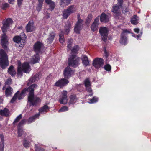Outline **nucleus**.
<instances>
[{
	"mask_svg": "<svg viewBox=\"0 0 151 151\" xmlns=\"http://www.w3.org/2000/svg\"><path fill=\"white\" fill-rule=\"evenodd\" d=\"M37 86L35 84H33L28 88L24 89L21 93L17 94V98L20 100L22 99L24 97V94L26 93V91L29 92L28 95V102L30 104V106H36L40 102V99L39 97H35L34 90L36 89Z\"/></svg>",
	"mask_w": 151,
	"mask_h": 151,
	"instance_id": "nucleus-1",
	"label": "nucleus"
},
{
	"mask_svg": "<svg viewBox=\"0 0 151 151\" xmlns=\"http://www.w3.org/2000/svg\"><path fill=\"white\" fill-rule=\"evenodd\" d=\"M13 22L12 20L10 18H8L6 20L2 22L3 26L1 27L3 34L2 35L1 40V44L2 47L5 50H7L8 44L7 37L4 33L6 32L7 29L9 28V25Z\"/></svg>",
	"mask_w": 151,
	"mask_h": 151,
	"instance_id": "nucleus-2",
	"label": "nucleus"
},
{
	"mask_svg": "<svg viewBox=\"0 0 151 151\" xmlns=\"http://www.w3.org/2000/svg\"><path fill=\"white\" fill-rule=\"evenodd\" d=\"M9 65L7 56L4 51L0 50V66H8Z\"/></svg>",
	"mask_w": 151,
	"mask_h": 151,
	"instance_id": "nucleus-3",
	"label": "nucleus"
},
{
	"mask_svg": "<svg viewBox=\"0 0 151 151\" xmlns=\"http://www.w3.org/2000/svg\"><path fill=\"white\" fill-rule=\"evenodd\" d=\"M76 11V7L75 6L73 5L69 6L63 11V18L65 19H67L71 14L74 13Z\"/></svg>",
	"mask_w": 151,
	"mask_h": 151,
	"instance_id": "nucleus-4",
	"label": "nucleus"
},
{
	"mask_svg": "<svg viewBox=\"0 0 151 151\" xmlns=\"http://www.w3.org/2000/svg\"><path fill=\"white\" fill-rule=\"evenodd\" d=\"M80 58L76 55H72L68 60V64L69 66L79 65L80 63Z\"/></svg>",
	"mask_w": 151,
	"mask_h": 151,
	"instance_id": "nucleus-5",
	"label": "nucleus"
},
{
	"mask_svg": "<svg viewBox=\"0 0 151 151\" xmlns=\"http://www.w3.org/2000/svg\"><path fill=\"white\" fill-rule=\"evenodd\" d=\"M99 32L101 35L102 40L106 42L108 35V29L105 27H101L100 28Z\"/></svg>",
	"mask_w": 151,
	"mask_h": 151,
	"instance_id": "nucleus-6",
	"label": "nucleus"
},
{
	"mask_svg": "<svg viewBox=\"0 0 151 151\" xmlns=\"http://www.w3.org/2000/svg\"><path fill=\"white\" fill-rule=\"evenodd\" d=\"M120 7L118 4L114 5L112 6L111 11L116 19H118L119 17L121 16Z\"/></svg>",
	"mask_w": 151,
	"mask_h": 151,
	"instance_id": "nucleus-7",
	"label": "nucleus"
},
{
	"mask_svg": "<svg viewBox=\"0 0 151 151\" xmlns=\"http://www.w3.org/2000/svg\"><path fill=\"white\" fill-rule=\"evenodd\" d=\"M67 94V92L66 91H63L61 92L59 100L60 104H65L67 103L68 99Z\"/></svg>",
	"mask_w": 151,
	"mask_h": 151,
	"instance_id": "nucleus-8",
	"label": "nucleus"
},
{
	"mask_svg": "<svg viewBox=\"0 0 151 151\" xmlns=\"http://www.w3.org/2000/svg\"><path fill=\"white\" fill-rule=\"evenodd\" d=\"M74 72V71L72 70L70 67H67L64 70L63 74L65 78L69 79L73 74Z\"/></svg>",
	"mask_w": 151,
	"mask_h": 151,
	"instance_id": "nucleus-9",
	"label": "nucleus"
},
{
	"mask_svg": "<svg viewBox=\"0 0 151 151\" xmlns=\"http://www.w3.org/2000/svg\"><path fill=\"white\" fill-rule=\"evenodd\" d=\"M84 84L87 91L90 93L88 95H86V97L92 96L93 95V93H92V90L91 88V83L89 80L88 79H86L84 81Z\"/></svg>",
	"mask_w": 151,
	"mask_h": 151,
	"instance_id": "nucleus-10",
	"label": "nucleus"
},
{
	"mask_svg": "<svg viewBox=\"0 0 151 151\" xmlns=\"http://www.w3.org/2000/svg\"><path fill=\"white\" fill-rule=\"evenodd\" d=\"M69 82L68 80L65 78L61 79L57 81L55 84L56 86L60 87V88L67 84Z\"/></svg>",
	"mask_w": 151,
	"mask_h": 151,
	"instance_id": "nucleus-11",
	"label": "nucleus"
},
{
	"mask_svg": "<svg viewBox=\"0 0 151 151\" xmlns=\"http://www.w3.org/2000/svg\"><path fill=\"white\" fill-rule=\"evenodd\" d=\"M41 76V74L40 73H36L29 79L27 84V85H29L30 84L35 82L36 81H38L40 79Z\"/></svg>",
	"mask_w": 151,
	"mask_h": 151,
	"instance_id": "nucleus-12",
	"label": "nucleus"
},
{
	"mask_svg": "<svg viewBox=\"0 0 151 151\" xmlns=\"http://www.w3.org/2000/svg\"><path fill=\"white\" fill-rule=\"evenodd\" d=\"M83 20H78L74 27V31L77 34H79L83 26Z\"/></svg>",
	"mask_w": 151,
	"mask_h": 151,
	"instance_id": "nucleus-13",
	"label": "nucleus"
},
{
	"mask_svg": "<svg viewBox=\"0 0 151 151\" xmlns=\"http://www.w3.org/2000/svg\"><path fill=\"white\" fill-rule=\"evenodd\" d=\"M104 62V60L102 58H96L93 60L92 64L93 66H101L103 65Z\"/></svg>",
	"mask_w": 151,
	"mask_h": 151,
	"instance_id": "nucleus-14",
	"label": "nucleus"
},
{
	"mask_svg": "<svg viewBox=\"0 0 151 151\" xmlns=\"http://www.w3.org/2000/svg\"><path fill=\"white\" fill-rule=\"evenodd\" d=\"M99 16H98L95 19L91 26V30L94 32L97 30L99 27Z\"/></svg>",
	"mask_w": 151,
	"mask_h": 151,
	"instance_id": "nucleus-15",
	"label": "nucleus"
},
{
	"mask_svg": "<svg viewBox=\"0 0 151 151\" xmlns=\"http://www.w3.org/2000/svg\"><path fill=\"white\" fill-rule=\"evenodd\" d=\"M43 44L40 42L37 41L34 44V50L36 53L40 52L41 48L43 47Z\"/></svg>",
	"mask_w": 151,
	"mask_h": 151,
	"instance_id": "nucleus-16",
	"label": "nucleus"
},
{
	"mask_svg": "<svg viewBox=\"0 0 151 151\" xmlns=\"http://www.w3.org/2000/svg\"><path fill=\"white\" fill-rule=\"evenodd\" d=\"M81 60L83 65L85 66H88L89 65V61L88 58L85 55H82Z\"/></svg>",
	"mask_w": 151,
	"mask_h": 151,
	"instance_id": "nucleus-17",
	"label": "nucleus"
},
{
	"mask_svg": "<svg viewBox=\"0 0 151 151\" xmlns=\"http://www.w3.org/2000/svg\"><path fill=\"white\" fill-rule=\"evenodd\" d=\"M26 30L27 32L33 31L35 29V27L33 26L32 22H29L26 26Z\"/></svg>",
	"mask_w": 151,
	"mask_h": 151,
	"instance_id": "nucleus-18",
	"label": "nucleus"
},
{
	"mask_svg": "<svg viewBox=\"0 0 151 151\" xmlns=\"http://www.w3.org/2000/svg\"><path fill=\"white\" fill-rule=\"evenodd\" d=\"M0 114L2 116L6 117H8L10 115L9 111L6 108H4L3 110L0 109Z\"/></svg>",
	"mask_w": 151,
	"mask_h": 151,
	"instance_id": "nucleus-19",
	"label": "nucleus"
},
{
	"mask_svg": "<svg viewBox=\"0 0 151 151\" xmlns=\"http://www.w3.org/2000/svg\"><path fill=\"white\" fill-rule=\"evenodd\" d=\"M13 40L14 42L17 43L16 45L17 46L21 47V45L22 44L21 37L19 36H15L14 37Z\"/></svg>",
	"mask_w": 151,
	"mask_h": 151,
	"instance_id": "nucleus-20",
	"label": "nucleus"
},
{
	"mask_svg": "<svg viewBox=\"0 0 151 151\" xmlns=\"http://www.w3.org/2000/svg\"><path fill=\"white\" fill-rule=\"evenodd\" d=\"M109 16L104 13H102L101 15L100 20L101 22H107L109 21Z\"/></svg>",
	"mask_w": 151,
	"mask_h": 151,
	"instance_id": "nucleus-21",
	"label": "nucleus"
},
{
	"mask_svg": "<svg viewBox=\"0 0 151 151\" xmlns=\"http://www.w3.org/2000/svg\"><path fill=\"white\" fill-rule=\"evenodd\" d=\"M13 92V89L10 86H8L6 89L5 95L6 97L12 96Z\"/></svg>",
	"mask_w": 151,
	"mask_h": 151,
	"instance_id": "nucleus-22",
	"label": "nucleus"
},
{
	"mask_svg": "<svg viewBox=\"0 0 151 151\" xmlns=\"http://www.w3.org/2000/svg\"><path fill=\"white\" fill-rule=\"evenodd\" d=\"M55 36V34L54 32H52L50 33L47 39V42L49 44L51 43L54 40Z\"/></svg>",
	"mask_w": 151,
	"mask_h": 151,
	"instance_id": "nucleus-23",
	"label": "nucleus"
},
{
	"mask_svg": "<svg viewBox=\"0 0 151 151\" xmlns=\"http://www.w3.org/2000/svg\"><path fill=\"white\" fill-rule=\"evenodd\" d=\"M38 53H36V54L34 55L33 57L31 60V62L35 64L38 62L40 59Z\"/></svg>",
	"mask_w": 151,
	"mask_h": 151,
	"instance_id": "nucleus-24",
	"label": "nucleus"
},
{
	"mask_svg": "<svg viewBox=\"0 0 151 151\" xmlns=\"http://www.w3.org/2000/svg\"><path fill=\"white\" fill-rule=\"evenodd\" d=\"M40 116L39 113H38L30 117L28 120V124H29L34 122L37 118H39Z\"/></svg>",
	"mask_w": 151,
	"mask_h": 151,
	"instance_id": "nucleus-25",
	"label": "nucleus"
},
{
	"mask_svg": "<svg viewBox=\"0 0 151 151\" xmlns=\"http://www.w3.org/2000/svg\"><path fill=\"white\" fill-rule=\"evenodd\" d=\"M18 134L19 137L25 138L26 137V133L22 128H18Z\"/></svg>",
	"mask_w": 151,
	"mask_h": 151,
	"instance_id": "nucleus-26",
	"label": "nucleus"
},
{
	"mask_svg": "<svg viewBox=\"0 0 151 151\" xmlns=\"http://www.w3.org/2000/svg\"><path fill=\"white\" fill-rule=\"evenodd\" d=\"M49 108L46 105H44L39 109V114H42L47 112L49 110Z\"/></svg>",
	"mask_w": 151,
	"mask_h": 151,
	"instance_id": "nucleus-27",
	"label": "nucleus"
},
{
	"mask_svg": "<svg viewBox=\"0 0 151 151\" xmlns=\"http://www.w3.org/2000/svg\"><path fill=\"white\" fill-rule=\"evenodd\" d=\"M19 36L20 37H21V40L22 42V44L21 45V47H22L24 46V43L25 42V40L26 39V36L24 33L23 32L21 33Z\"/></svg>",
	"mask_w": 151,
	"mask_h": 151,
	"instance_id": "nucleus-28",
	"label": "nucleus"
},
{
	"mask_svg": "<svg viewBox=\"0 0 151 151\" xmlns=\"http://www.w3.org/2000/svg\"><path fill=\"white\" fill-rule=\"evenodd\" d=\"M8 72L13 77L14 76L16 73V71L13 67H10L8 69Z\"/></svg>",
	"mask_w": 151,
	"mask_h": 151,
	"instance_id": "nucleus-29",
	"label": "nucleus"
},
{
	"mask_svg": "<svg viewBox=\"0 0 151 151\" xmlns=\"http://www.w3.org/2000/svg\"><path fill=\"white\" fill-rule=\"evenodd\" d=\"M127 41V37L126 35H124V33H122L121 35V38L120 40V43L122 44H125Z\"/></svg>",
	"mask_w": 151,
	"mask_h": 151,
	"instance_id": "nucleus-30",
	"label": "nucleus"
},
{
	"mask_svg": "<svg viewBox=\"0 0 151 151\" xmlns=\"http://www.w3.org/2000/svg\"><path fill=\"white\" fill-rule=\"evenodd\" d=\"M70 98L69 104H74L77 101V98L75 95H71L70 96Z\"/></svg>",
	"mask_w": 151,
	"mask_h": 151,
	"instance_id": "nucleus-31",
	"label": "nucleus"
},
{
	"mask_svg": "<svg viewBox=\"0 0 151 151\" xmlns=\"http://www.w3.org/2000/svg\"><path fill=\"white\" fill-rule=\"evenodd\" d=\"M138 17L136 15H134L131 19V23L133 24H137L138 23Z\"/></svg>",
	"mask_w": 151,
	"mask_h": 151,
	"instance_id": "nucleus-32",
	"label": "nucleus"
},
{
	"mask_svg": "<svg viewBox=\"0 0 151 151\" xmlns=\"http://www.w3.org/2000/svg\"><path fill=\"white\" fill-rule=\"evenodd\" d=\"M71 26L70 23L69 22H67L65 26V32L67 35L68 34V32H69Z\"/></svg>",
	"mask_w": 151,
	"mask_h": 151,
	"instance_id": "nucleus-33",
	"label": "nucleus"
},
{
	"mask_svg": "<svg viewBox=\"0 0 151 151\" xmlns=\"http://www.w3.org/2000/svg\"><path fill=\"white\" fill-rule=\"evenodd\" d=\"M22 67H18L17 68V76L21 78L22 75Z\"/></svg>",
	"mask_w": 151,
	"mask_h": 151,
	"instance_id": "nucleus-34",
	"label": "nucleus"
},
{
	"mask_svg": "<svg viewBox=\"0 0 151 151\" xmlns=\"http://www.w3.org/2000/svg\"><path fill=\"white\" fill-rule=\"evenodd\" d=\"M30 67H22L23 71L25 73H29L31 70Z\"/></svg>",
	"mask_w": 151,
	"mask_h": 151,
	"instance_id": "nucleus-35",
	"label": "nucleus"
},
{
	"mask_svg": "<svg viewBox=\"0 0 151 151\" xmlns=\"http://www.w3.org/2000/svg\"><path fill=\"white\" fill-rule=\"evenodd\" d=\"M79 47L78 46L75 45L71 50V52L73 53H76L79 50Z\"/></svg>",
	"mask_w": 151,
	"mask_h": 151,
	"instance_id": "nucleus-36",
	"label": "nucleus"
},
{
	"mask_svg": "<svg viewBox=\"0 0 151 151\" xmlns=\"http://www.w3.org/2000/svg\"><path fill=\"white\" fill-rule=\"evenodd\" d=\"M22 114H20L15 119L13 123V125H15L16 123L18 122L22 118Z\"/></svg>",
	"mask_w": 151,
	"mask_h": 151,
	"instance_id": "nucleus-37",
	"label": "nucleus"
},
{
	"mask_svg": "<svg viewBox=\"0 0 151 151\" xmlns=\"http://www.w3.org/2000/svg\"><path fill=\"white\" fill-rule=\"evenodd\" d=\"M19 93V91H18L14 95L13 98H12L11 100L10 101V102L12 103H14L15 101L17 99V94Z\"/></svg>",
	"mask_w": 151,
	"mask_h": 151,
	"instance_id": "nucleus-38",
	"label": "nucleus"
},
{
	"mask_svg": "<svg viewBox=\"0 0 151 151\" xmlns=\"http://www.w3.org/2000/svg\"><path fill=\"white\" fill-rule=\"evenodd\" d=\"M73 40L72 39L69 40L67 45V50L68 51H69L71 49V48L72 46Z\"/></svg>",
	"mask_w": 151,
	"mask_h": 151,
	"instance_id": "nucleus-39",
	"label": "nucleus"
},
{
	"mask_svg": "<svg viewBox=\"0 0 151 151\" xmlns=\"http://www.w3.org/2000/svg\"><path fill=\"white\" fill-rule=\"evenodd\" d=\"M104 56L106 58V61L105 63L106 65L105 66H111L108 63L107 61V58L109 56V53L108 52L106 51V50L105 49L104 50Z\"/></svg>",
	"mask_w": 151,
	"mask_h": 151,
	"instance_id": "nucleus-40",
	"label": "nucleus"
},
{
	"mask_svg": "<svg viewBox=\"0 0 151 151\" xmlns=\"http://www.w3.org/2000/svg\"><path fill=\"white\" fill-rule=\"evenodd\" d=\"M92 15L91 14H89L88 15L86 19V21L85 22L86 24H89L92 20Z\"/></svg>",
	"mask_w": 151,
	"mask_h": 151,
	"instance_id": "nucleus-41",
	"label": "nucleus"
},
{
	"mask_svg": "<svg viewBox=\"0 0 151 151\" xmlns=\"http://www.w3.org/2000/svg\"><path fill=\"white\" fill-rule=\"evenodd\" d=\"M0 146H3L4 147V137L2 134H0Z\"/></svg>",
	"mask_w": 151,
	"mask_h": 151,
	"instance_id": "nucleus-42",
	"label": "nucleus"
},
{
	"mask_svg": "<svg viewBox=\"0 0 151 151\" xmlns=\"http://www.w3.org/2000/svg\"><path fill=\"white\" fill-rule=\"evenodd\" d=\"M59 35L60 42L61 43H63L65 41L63 34L62 32L61 33L59 34Z\"/></svg>",
	"mask_w": 151,
	"mask_h": 151,
	"instance_id": "nucleus-43",
	"label": "nucleus"
},
{
	"mask_svg": "<svg viewBox=\"0 0 151 151\" xmlns=\"http://www.w3.org/2000/svg\"><path fill=\"white\" fill-rule=\"evenodd\" d=\"M90 101L89 102V103L90 104L94 103L98 101V98L95 96L93 97L92 99L89 100Z\"/></svg>",
	"mask_w": 151,
	"mask_h": 151,
	"instance_id": "nucleus-44",
	"label": "nucleus"
},
{
	"mask_svg": "<svg viewBox=\"0 0 151 151\" xmlns=\"http://www.w3.org/2000/svg\"><path fill=\"white\" fill-rule=\"evenodd\" d=\"M48 4L49 5V9L51 11L53 10L55 6V3L52 1Z\"/></svg>",
	"mask_w": 151,
	"mask_h": 151,
	"instance_id": "nucleus-45",
	"label": "nucleus"
},
{
	"mask_svg": "<svg viewBox=\"0 0 151 151\" xmlns=\"http://www.w3.org/2000/svg\"><path fill=\"white\" fill-rule=\"evenodd\" d=\"M26 120L25 119L21 120L19 123L18 125V128H20V127L23 126L26 122Z\"/></svg>",
	"mask_w": 151,
	"mask_h": 151,
	"instance_id": "nucleus-46",
	"label": "nucleus"
},
{
	"mask_svg": "<svg viewBox=\"0 0 151 151\" xmlns=\"http://www.w3.org/2000/svg\"><path fill=\"white\" fill-rule=\"evenodd\" d=\"M35 147L36 151H44V150L39 146L38 144H35Z\"/></svg>",
	"mask_w": 151,
	"mask_h": 151,
	"instance_id": "nucleus-47",
	"label": "nucleus"
},
{
	"mask_svg": "<svg viewBox=\"0 0 151 151\" xmlns=\"http://www.w3.org/2000/svg\"><path fill=\"white\" fill-rule=\"evenodd\" d=\"M68 110V108L67 106H64L62 107L58 111V112H61L66 111H67Z\"/></svg>",
	"mask_w": 151,
	"mask_h": 151,
	"instance_id": "nucleus-48",
	"label": "nucleus"
},
{
	"mask_svg": "<svg viewBox=\"0 0 151 151\" xmlns=\"http://www.w3.org/2000/svg\"><path fill=\"white\" fill-rule=\"evenodd\" d=\"M30 145V143L28 142L26 140H25L23 143L24 146L26 148L29 147Z\"/></svg>",
	"mask_w": 151,
	"mask_h": 151,
	"instance_id": "nucleus-49",
	"label": "nucleus"
},
{
	"mask_svg": "<svg viewBox=\"0 0 151 151\" xmlns=\"http://www.w3.org/2000/svg\"><path fill=\"white\" fill-rule=\"evenodd\" d=\"M12 80L11 78L7 79L6 81L5 82L6 85H10L12 84Z\"/></svg>",
	"mask_w": 151,
	"mask_h": 151,
	"instance_id": "nucleus-50",
	"label": "nucleus"
},
{
	"mask_svg": "<svg viewBox=\"0 0 151 151\" xmlns=\"http://www.w3.org/2000/svg\"><path fill=\"white\" fill-rule=\"evenodd\" d=\"M9 6V4L7 3H5L3 4L2 5V8L4 10H5Z\"/></svg>",
	"mask_w": 151,
	"mask_h": 151,
	"instance_id": "nucleus-51",
	"label": "nucleus"
},
{
	"mask_svg": "<svg viewBox=\"0 0 151 151\" xmlns=\"http://www.w3.org/2000/svg\"><path fill=\"white\" fill-rule=\"evenodd\" d=\"M118 5L121 7L122 5V3L123 1V0H118Z\"/></svg>",
	"mask_w": 151,
	"mask_h": 151,
	"instance_id": "nucleus-52",
	"label": "nucleus"
},
{
	"mask_svg": "<svg viewBox=\"0 0 151 151\" xmlns=\"http://www.w3.org/2000/svg\"><path fill=\"white\" fill-rule=\"evenodd\" d=\"M17 4L19 7H20L21 5L23 0H17Z\"/></svg>",
	"mask_w": 151,
	"mask_h": 151,
	"instance_id": "nucleus-53",
	"label": "nucleus"
},
{
	"mask_svg": "<svg viewBox=\"0 0 151 151\" xmlns=\"http://www.w3.org/2000/svg\"><path fill=\"white\" fill-rule=\"evenodd\" d=\"M42 4H38V5L37 7V10L40 11L41 9Z\"/></svg>",
	"mask_w": 151,
	"mask_h": 151,
	"instance_id": "nucleus-54",
	"label": "nucleus"
},
{
	"mask_svg": "<svg viewBox=\"0 0 151 151\" xmlns=\"http://www.w3.org/2000/svg\"><path fill=\"white\" fill-rule=\"evenodd\" d=\"M105 70L107 71H110L111 70V67H102Z\"/></svg>",
	"mask_w": 151,
	"mask_h": 151,
	"instance_id": "nucleus-55",
	"label": "nucleus"
},
{
	"mask_svg": "<svg viewBox=\"0 0 151 151\" xmlns=\"http://www.w3.org/2000/svg\"><path fill=\"white\" fill-rule=\"evenodd\" d=\"M130 32L128 31L127 29H124L123 30V32L122 33H124V35H126L127 36V35L125 34V33H129Z\"/></svg>",
	"mask_w": 151,
	"mask_h": 151,
	"instance_id": "nucleus-56",
	"label": "nucleus"
},
{
	"mask_svg": "<svg viewBox=\"0 0 151 151\" xmlns=\"http://www.w3.org/2000/svg\"><path fill=\"white\" fill-rule=\"evenodd\" d=\"M29 63L27 62H24L23 63L22 66H29Z\"/></svg>",
	"mask_w": 151,
	"mask_h": 151,
	"instance_id": "nucleus-57",
	"label": "nucleus"
},
{
	"mask_svg": "<svg viewBox=\"0 0 151 151\" xmlns=\"http://www.w3.org/2000/svg\"><path fill=\"white\" fill-rule=\"evenodd\" d=\"M45 2L48 4L52 2L51 0H45Z\"/></svg>",
	"mask_w": 151,
	"mask_h": 151,
	"instance_id": "nucleus-58",
	"label": "nucleus"
},
{
	"mask_svg": "<svg viewBox=\"0 0 151 151\" xmlns=\"http://www.w3.org/2000/svg\"><path fill=\"white\" fill-rule=\"evenodd\" d=\"M139 30H140V29L139 28H135L134 29V32H135L137 33H138L139 32Z\"/></svg>",
	"mask_w": 151,
	"mask_h": 151,
	"instance_id": "nucleus-59",
	"label": "nucleus"
},
{
	"mask_svg": "<svg viewBox=\"0 0 151 151\" xmlns=\"http://www.w3.org/2000/svg\"><path fill=\"white\" fill-rule=\"evenodd\" d=\"M61 3V5L63 4L64 3L66 5V0H60Z\"/></svg>",
	"mask_w": 151,
	"mask_h": 151,
	"instance_id": "nucleus-60",
	"label": "nucleus"
},
{
	"mask_svg": "<svg viewBox=\"0 0 151 151\" xmlns=\"http://www.w3.org/2000/svg\"><path fill=\"white\" fill-rule=\"evenodd\" d=\"M9 2L12 4H13V2L15 0H8Z\"/></svg>",
	"mask_w": 151,
	"mask_h": 151,
	"instance_id": "nucleus-61",
	"label": "nucleus"
},
{
	"mask_svg": "<svg viewBox=\"0 0 151 151\" xmlns=\"http://www.w3.org/2000/svg\"><path fill=\"white\" fill-rule=\"evenodd\" d=\"M4 147L3 146H0V151H4Z\"/></svg>",
	"mask_w": 151,
	"mask_h": 151,
	"instance_id": "nucleus-62",
	"label": "nucleus"
},
{
	"mask_svg": "<svg viewBox=\"0 0 151 151\" xmlns=\"http://www.w3.org/2000/svg\"><path fill=\"white\" fill-rule=\"evenodd\" d=\"M77 18L78 20H83L82 19H81L80 15L79 14L78 15Z\"/></svg>",
	"mask_w": 151,
	"mask_h": 151,
	"instance_id": "nucleus-63",
	"label": "nucleus"
},
{
	"mask_svg": "<svg viewBox=\"0 0 151 151\" xmlns=\"http://www.w3.org/2000/svg\"><path fill=\"white\" fill-rule=\"evenodd\" d=\"M17 65H18V66H21V62L19 61H18L17 62Z\"/></svg>",
	"mask_w": 151,
	"mask_h": 151,
	"instance_id": "nucleus-64",
	"label": "nucleus"
}]
</instances>
